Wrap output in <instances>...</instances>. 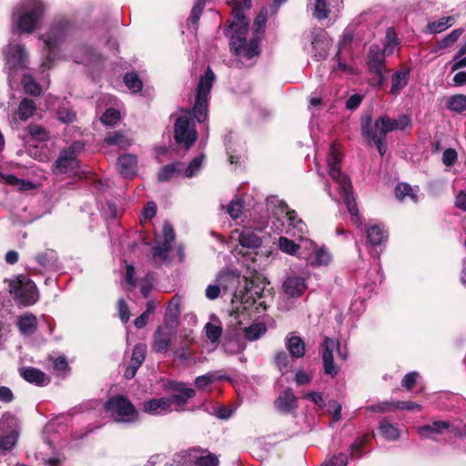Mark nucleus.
Masks as SVG:
<instances>
[{"label":"nucleus","instance_id":"1","mask_svg":"<svg viewBox=\"0 0 466 466\" xmlns=\"http://www.w3.org/2000/svg\"><path fill=\"white\" fill-rule=\"evenodd\" d=\"M251 0H244L233 8V17L229 25L230 46L234 54L245 58H252L259 54V45L257 39L247 42L248 21L244 15V9H250Z\"/></svg>","mask_w":466,"mask_h":466},{"label":"nucleus","instance_id":"2","mask_svg":"<svg viewBox=\"0 0 466 466\" xmlns=\"http://www.w3.org/2000/svg\"><path fill=\"white\" fill-rule=\"evenodd\" d=\"M410 117L408 115H401L398 118H390L387 115L380 116L374 123L370 116L361 119V132L363 137L375 143L380 156L386 152L385 137L388 133L394 130H404L410 127Z\"/></svg>","mask_w":466,"mask_h":466},{"label":"nucleus","instance_id":"3","mask_svg":"<svg viewBox=\"0 0 466 466\" xmlns=\"http://www.w3.org/2000/svg\"><path fill=\"white\" fill-rule=\"evenodd\" d=\"M340 165V151L335 145H331L327 157L328 174L337 185L338 190L343 198L344 203L351 216V220L357 227H360L362 220L352 196L351 183L347 175L341 172Z\"/></svg>","mask_w":466,"mask_h":466},{"label":"nucleus","instance_id":"4","mask_svg":"<svg viewBox=\"0 0 466 466\" xmlns=\"http://www.w3.org/2000/svg\"><path fill=\"white\" fill-rule=\"evenodd\" d=\"M45 5L40 0H23L13 13V25L20 34H32L40 24Z\"/></svg>","mask_w":466,"mask_h":466},{"label":"nucleus","instance_id":"5","mask_svg":"<svg viewBox=\"0 0 466 466\" xmlns=\"http://www.w3.org/2000/svg\"><path fill=\"white\" fill-rule=\"evenodd\" d=\"M215 80V75L208 68L205 76H201L198 88L196 100L193 107L194 117L200 123L208 117V96Z\"/></svg>","mask_w":466,"mask_h":466},{"label":"nucleus","instance_id":"6","mask_svg":"<svg viewBox=\"0 0 466 466\" xmlns=\"http://www.w3.org/2000/svg\"><path fill=\"white\" fill-rule=\"evenodd\" d=\"M105 409L117 422H133L138 419L135 406L127 398L121 395L110 398L106 402Z\"/></svg>","mask_w":466,"mask_h":466},{"label":"nucleus","instance_id":"7","mask_svg":"<svg viewBox=\"0 0 466 466\" xmlns=\"http://www.w3.org/2000/svg\"><path fill=\"white\" fill-rule=\"evenodd\" d=\"M9 291L23 306L35 304L38 299L36 286L26 277L20 276L9 282Z\"/></svg>","mask_w":466,"mask_h":466},{"label":"nucleus","instance_id":"8","mask_svg":"<svg viewBox=\"0 0 466 466\" xmlns=\"http://www.w3.org/2000/svg\"><path fill=\"white\" fill-rule=\"evenodd\" d=\"M174 134L176 142L183 145L187 149L194 145L198 137V132L191 112L187 111L185 115L177 118Z\"/></svg>","mask_w":466,"mask_h":466},{"label":"nucleus","instance_id":"9","mask_svg":"<svg viewBox=\"0 0 466 466\" xmlns=\"http://www.w3.org/2000/svg\"><path fill=\"white\" fill-rule=\"evenodd\" d=\"M18 420L17 419L5 413L0 420V448L5 451H10L15 445L18 439Z\"/></svg>","mask_w":466,"mask_h":466},{"label":"nucleus","instance_id":"10","mask_svg":"<svg viewBox=\"0 0 466 466\" xmlns=\"http://www.w3.org/2000/svg\"><path fill=\"white\" fill-rule=\"evenodd\" d=\"M337 350L339 356L342 360L347 359V352L342 351L338 340L326 337L322 344L321 355L326 374L334 377L338 373V370L334 365L333 352Z\"/></svg>","mask_w":466,"mask_h":466},{"label":"nucleus","instance_id":"11","mask_svg":"<svg viewBox=\"0 0 466 466\" xmlns=\"http://www.w3.org/2000/svg\"><path fill=\"white\" fill-rule=\"evenodd\" d=\"M184 466H218V457L210 452L197 449L188 450L179 454Z\"/></svg>","mask_w":466,"mask_h":466},{"label":"nucleus","instance_id":"12","mask_svg":"<svg viewBox=\"0 0 466 466\" xmlns=\"http://www.w3.org/2000/svg\"><path fill=\"white\" fill-rule=\"evenodd\" d=\"M84 147L80 141L74 142L69 147L61 151L56 164L55 168L58 173H67L76 165V155Z\"/></svg>","mask_w":466,"mask_h":466},{"label":"nucleus","instance_id":"13","mask_svg":"<svg viewBox=\"0 0 466 466\" xmlns=\"http://www.w3.org/2000/svg\"><path fill=\"white\" fill-rule=\"evenodd\" d=\"M68 29V24L66 22H59L51 26L50 30L43 35L46 47L48 49L46 58L53 60V51L58 45L65 39Z\"/></svg>","mask_w":466,"mask_h":466},{"label":"nucleus","instance_id":"14","mask_svg":"<svg viewBox=\"0 0 466 466\" xmlns=\"http://www.w3.org/2000/svg\"><path fill=\"white\" fill-rule=\"evenodd\" d=\"M416 431L422 439L439 441L441 437L451 433L453 427L446 420H434L431 424L417 427Z\"/></svg>","mask_w":466,"mask_h":466},{"label":"nucleus","instance_id":"15","mask_svg":"<svg viewBox=\"0 0 466 466\" xmlns=\"http://www.w3.org/2000/svg\"><path fill=\"white\" fill-rule=\"evenodd\" d=\"M5 63L10 71L24 68L27 62V54L23 46L9 44L5 49Z\"/></svg>","mask_w":466,"mask_h":466},{"label":"nucleus","instance_id":"16","mask_svg":"<svg viewBox=\"0 0 466 466\" xmlns=\"http://www.w3.org/2000/svg\"><path fill=\"white\" fill-rule=\"evenodd\" d=\"M386 56H388L384 54L378 45L370 46L368 56V66L370 71L378 76L379 85L384 81L383 69Z\"/></svg>","mask_w":466,"mask_h":466},{"label":"nucleus","instance_id":"17","mask_svg":"<svg viewBox=\"0 0 466 466\" xmlns=\"http://www.w3.org/2000/svg\"><path fill=\"white\" fill-rule=\"evenodd\" d=\"M174 330L172 325L169 327L168 323H165V326H159L154 333V339L152 343V349L157 353H165L167 351Z\"/></svg>","mask_w":466,"mask_h":466},{"label":"nucleus","instance_id":"18","mask_svg":"<svg viewBox=\"0 0 466 466\" xmlns=\"http://www.w3.org/2000/svg\"><path fill=\"white\" fill-rule=\"evenodd\" d=\"M144 412L162 416L173 410L172 400L168 397L153 398L143 402Z\"/></svg>","mask_w":466,"mask_h":466},{"label":"nucleus","instance_id":"19","mask_svg":"<svg viewBox=\"0 0 466 466\" xmlns=\"http://www.w3.org/2000/svg\"><path fill=\"white\" fill-rule=\"evenodd\" d=\"M174 393L168 397L172 400L173 410H183L188 400L195 396V390L187 388L183 383H177L173 387Z\"/></svg>","mask_w":466,"mask_h":466},{"label":"nucleus","instance_id":"20","mask_svg":"<svg viewBox=\"0 0 466 466\" xmlns=\"http://www.w3.org/2000/svg\"><path fill=\"white\" fill-rule=\"evenodd\" d=\"M239 244L248 248H257L260 247L262 239L258 235V229L249 227H243L241 229L234 231V237Z\"/></svg>","mask_w":466,"mask_h":466},{"label":"nucleus","instance_id":"21","mask_svg":"<svg viewBox=\"0 0 466 466\" xmlns=\"http://www.w3.org/2000/svg\"><path fill=\"white\" fill-rule=\"evenodd\" d=\"M282 289L289 297H299L307 289L306 279L297 275H289L282 284Z\"/></svg>","mask_w":466,"mask_h":466},{"label":"nucleus","instance_id":"22","mask_svg":"<svg viewBox=\"0 0 466 466\" xmlns=\"http://www.w3.org/2000/svg\"><path fill=\"white\" fill-rule=\"evenodd\" d=\"M275 408L282 413H290L298 407V399L292 390L287 389L281 392L274 402Z\"/></svg>","mask_w":466,"mask_h":466},{"label":"nucleus","instance_id":"23","mask_svg":"<svg viewBox=\"0 0 466 466\" xmlns=\"http://www.w3.org/2000/svg\"><path fill=\"white\" fill-rule=\"evenodd\" d=\"M117 168L119 173L125 177L131 179L137 173V159L135 155L124 154L118 157Z\"/></svg>","mask_w":466,"mask_h":466},{"label":"nucleus","instance_id":"24","mask_svg":"<svg viewBox=\"0 0 466 466\" xmlns=\"http://www.w3.org/2000/svg\"><path fill=\"white\" fill-rule=\"evenodd\" d=\"M289 222L287 233L294 237L302 238L308 233V227L306 223L299 218L295 210H289L284 215Z\"/></svg>","mask_w":466,"mask_h":466},{"label":"nucleus","instance_id":"25","mask_svg":"<svg viewBox=\"0 0 466 466\" xmlns=\"http://www.w3.org/2000/svg\"><path fill=\"white\" fill-rule=\"evenodd\" d=\"M311 38L313 49L316 50L315 56L319 59L325 58L329 47V41L326 33L321 29L315 30L311 33Z\"/></svg>","mask_w":466,"mask_h":466},{"label":"nucleus","instance_id":"26","mask_svg":"<svg viewBox=\"0 0 466 466\" xmlns=\"http://www.w3.org/2000/svg\"><path fill=\"white\" fill-rule=\"evenodd\" d=\"M285 345L292 358L299 359L305 355V343L300 337L296 336L294 333L287 335Z\"/></svg>","mask_w":466,"mask_h":466},{"label":"nucleus","instance_id":"27","mask_svg":"<svg viewBox=\"0 0 466 466\" xmlns=\"http://www.w3.org/2000/svg\"><path fill=\"white\" fill-rule=\"evenodd\" d=\"M366 233L369 243L373 247L382 245L388 238L387 231L380 225L368 227Z\"/></svg>","mask_w":466,"mask_h":466},{"label":"nucleus","instance_id":"28","mask_svg":"<svg viewBox=\"0 0 466 466\" xmlns=\"http://www.w3.org/2000/svg\"><path fill=\"white\" fill-rule=\"evenodd\" d=\"M21 375L26 381L37 386H45L49 383V378L43 371L35 368L24 369Z\"/></svg>","mask_w":466,"mask_h":466},{"label":"nucleus","instance_id":"29","mask_svg":"<svg viewBox=\"0 0 466 466\" xmlns=\"http://www.w3.org/2000/svg\"><path fill=\"white\" fill-rule=\"evenodd\" d=\"M308 7L313 16L319 20L327 18L330 13L329 0H309Z\"/></svg>","mask_w":466,"mask_h":466},{"label":"nucleus","instance_id":"30","mask_svg":"<svg viewBox=\"0 0 466 466\" xmlns=\"http://www.w3.org/2000/svg\"><path fill=\"white\" fill-rule=\"evenodd\" d=\"M409 70L397 71L391 78L390 93L398 96L402 89L408 85L409 82Z\"/></svg>","mask_w":466,"mask_h":466},{"label":"nucleus","instance_id":"31","mask_svg":"<svg viewBox=\"0 0 466 466\" xmlns=\"http://www.w3.org/2000/svg\"><path fill=\"white\" fill-rule=\"evenodd\" d=\"M181 298L174 296L169 301L165 316V323L176 324L180 315Z\"/></svg>","mask_w":466,"mask_h":466},{"label":"nucleus","instance_id":"32","mask_svg":"<svg viewBox=\"0 0 466 466\" xmlns=\"http://www.w3.org/2000/svg\"><path fill=\"white\" fill-rule=\"evenodd\" d=\"M267 332V326L263 322H255L243 328V335L248 341L260 339Z\"/></svg>","mask_w":466,"mask_h":466},{"label":"nucleus","instance_id":"33","mask_svg":"<svg viewBox=\"0 0 466 466\" xmlns=\"http://www.w3.org/2000/svg\"><path fill=\"white\" fill-rule=\"evenodd\" d=\"M454 22L455 18L452 15L441 17L438 21L428 23L425 32L429 34H440L451 27Z\"/></svg>","mask_w":466,"mask_h":466},{"label":"nucleus","instance_id":"34","mask_svg":"<svg viewBox=\"0 0 466 466\" xmlns=\"http://www.w3.org/2000/svg\"><path fill=\"white\" fill-rule=\"evenodd\" d=\"M36 111L35 103L29 98H23L17 107V116L22 121L31 118Z\"/></svg>","mask_w":466,"mask_h":466},{"label":"nucleus","instance_id":"35","mask_svg":"<svg viewBox=\"0 0 466 466\" xmlns=\"http://www.w3.org/2000/svg\"><path fill=\"white\" fill-rule=\"evenodd\" d=\"M418 191V187L413 188L407 183H400L395 188V195L400 200L409 198L410 200L417 203L419 201Z\"/></svg>","mask_w":466,"mask_h":466},{"label":"nucleus","instance_id":"36","mask_svg":"<svg viewBox=\"0 0 466 466\" xmlns=\"http://www.w3.org/2000/svg\"><path fill=\"white\" fill-rule=\"evenodd\" d=\"M18 328L22 334L31 335L37 328V319L33 314H25L19 319Z\"/></svg>","mask_w":466,"mask_h":466},{"label":"nucleus","instance_id":"37","mask_svg":"<svg viewBox=\"0 0 466 466\" xmlns=\"http://www.w3.org/2000/svg\"><path fill=\"white\" fill-rule=\"evenodd\" d=\"M332 258L331 254L324 246L318 247L313 252L310 263L316 266H327L330 263Z\"/></svg>","mask_w":466,"mask_h":466},{"label":"nucleus","instance_id":"38","mask_svg":"<svg viewBox=\"0 0 466 466\" xmlns=\"http://www.w3.org/2000/svg\"><path fill=\"white\" fill-rule=\"evenodd\" d=\"M105 142L109 146H116L122 149L128 147L132 143L123 132L109 133L105 137Z\"/></svg>","mask_w":466,"mask_h":466},{"label":"nucleus","instance_id":"39","mask_svg":"<svg viewBox=\"0 0 466 466\" xmlns=\"http://www.w3.org/2000/svg\"><path fill=\"white\" fill-rule=\"evenodd\" d=\"M232 278L229 274L225 272H220L217 278L218 284L216 285H208L206 289V297L208 299H216L218 298L220 294V287L224 289L227 288V285L224 284V279Z\"/></svg>","mask_w":466,"mask_h":466},{"label":"nucleus","instance_id":"40","mask_svg":"<svg viewBox=\"0 0 466 466\" xmlns=\"http://www.w3.org/2000/svg\"><path fill=\"white\" fill-rule=\"evenodd\" d=\"M268 211L273 216H284L289 209L288 206L277 197H270L267 198Z\"/></svg>","mask_w":466,"mask_h":466},{"label":"nucleus","instance_id":"41","mask_svg":"<svg viewBox=\"0 0 466 466\" xmlns=\"http://www.w3.org/2000/svg\"><path fill=\"white\" fill-rule=\"evenodd\" d=\"M447 108L457 114L466 111V96L462 94L454 95L448 98Z\"/></svg>","mask_w":466,"mask_h":466},{"label":"nucleus","instance_id":"42","mask_svg":"<svg viewBox=\"0 0 466 466\" xmlns=\"http://www.w3.org/2000/svg\"><path fill=\"white\" fill-rule=\"evenodd\" d=\"M1 179L8 185L16 187L20 190H28L34 187L33 183L30 181L18 178L15 175L12 174H0Z\"/></svg>","mask_w":466,"mask_h":466},{"label":"nucleus","instance_id":"43","mask_svg":"<svg viewBox=\"0 0 466 466\" xmlns=\"http://www.w3.org/2000/svg\"><path fill=\"white\" fill-rule=\"evenodd\" d=\"M399 44L400 41L394 29L392 27H389L386 32L385 43L381 50L389 56L394 53Z\"/></svg>","mask_w":466,"mask_h":466},{"label":"nucleus","instance_id":"44","mask_svg":"<svg viewBox=\"0 0 466 466\" xmlns=\"http://www.w3.org/2000/svg\"><path fill=\"white\" fill-rule=\"evenodd\" d=\"M380 431L388 441H396L400 437L399 429L394 424L390 423L386 419L380 422Z\"/></svg>","mask_w":466,"mask_h":466},{"label":"nucleus","instance_id":"45","mask_svg":"<svg viewBox=\"0 0 466 466\" xmlns=\"http://www.w3.org/2000/svg\"><path fill=\"white\" fill-rule=\"evenodd\" d=\"M57 259L56 253L52 249H47L39 253L35 257V260L46 268H52L56 266Z\"/></svg>","mask_w":466,"mask_h":466},{"label":"nucleus","instance_id":"46","mask_svg":"<svg viewBox=\"0 0 466 466\" xmlns=\"http://www.w3.org/2000/svg\"><path fill=\"white\" fill-rule=\"evenodd\" d=\"M462 33L463 30L461 28L452 30L449 35L438 42L435 48L436 51L445 49L452 46L459 39Z\"/></svg>","mask_w":466,"mask_h":466},{"label":"nucleus","instance_id":"47","mask_svg":"<svg viewBox=\"0 0 466 466\" xmlns=\"http://www.w3.org/2000/svg\"><path fill=\"white\" fill-rule=\"evenodd\" d=\"M279 248L290 256H297L299 249L300 248V246L299 244H296L293 240L286 238V237H280L279 238Z\"/></svg>","mask_w":466,"mask_h":466},{"label":"nucleus","instance_id":"48","mask_svg":"<svg viewBox=\"0 0 466 466\" xmlns=\"http://www.w3.org/2000/svg\"><path fill=\"white\" fill-rule=\"evenodd\" d=\"M206 336L213 344H218L221 335L222 327L219 324L208 322L205 326Z\"/></svg>","mask_w":466,"mask_h":466},{"label":"nucleus","instance_id":"49","mask_svg":"<svg viewBox=\"0 0 466 466\" xmlns=\"http://www.w3.org/2000/svg\"><path fill=\"white\" fill-rule=\"evenodd\" d=\"M171 246L160 242L153 248V258L156 263H162L167 259V252L170 250Z\"/></svg>","mask_w":466,"mask_h":466},{"label":"nucleus","instance_id":"50","mask_svg":"<svg viewBox=\"0 0 466 466\" xmlns=\"http://www.w3.org/2000/svg\"><path fill=\"white\" fill-rule=\"evenodd\" d=\"M267 23V10H262L258 16L255 18L252 29L254 31L255 37L252 39H258V35L262 34Z\"/></svg>","mask_w":466,"mask_h":466},{"label":"nucleus","instance_id":"51","mask_svg":"<svg viewBox=\"0 0 466 466\" xmlns=\"http://www.w3.org/2000/svg\"><path fill=\"white\" fill-rule=\"evenodd\" d=\"M22 84L25 93L38 96L41 93V86L34 80L31 76H24Z\"/></svg>","mask_w":466,"mask_h":466},{"label":"nucleus","instance_id":"52","mask_svg":"<svg viewBox=\"0 0 466 466\" xmlns=\"http://www.w3.org/2000/svg\"><path fill=\"white\" fill-rule=\"evenodd\" d=\"M126 86L133 92H138L142 89V81L136 73H127L124 77Z\"/></svg>","mask_w":466,"mask_h":466},{"label":"nucleus","instance_id":"53","mask_svg":"<svg viewBox=\"0 0 466 466\" xmlns=\"http://www.w3.org/2000/svg\"><path fill=\"white\" fill-rule=\"evenodd\" d=\"M147 352V346L145 344H137L133 349L131 363L140 367L143 363Z\"/></svg>","mask_w":466,"mask_h":466},{"label":"nucleus","instance_id":"54","mask_svg":"<svg viewBox=\"0 0 466 466\" xmlns=\"http://www.w3.org/2000/svg\"><path fill=\"white\" fill-rule=\"evenodd\" d=\"M27 130L32 138L37 141L42 142L48 139V132L41 126L30 125Z\"/></svg>","mask_w":466,"mask_h":466},{"label":"nucleus","instance_id":"55","mask_svg":"<svg viewBox=\"0 0 466 466\" xmlns=\"http://www.w3.org/2000/svg\"><path fill=\"white\" fill-rule=\"evenodd\" d=\"M178 164L172 163L162 167L157 173V178L159 181H167L169 180L177 172Z\"/></svg>","mask_w":466,"mask_h":466},{"label":"nucleus","instance_id":"56","mask_svg":"<svg viewBox=\"0 0 466 466\" xmlns=\"http://www.w3.org/2000/svg\"><path fill=\"white\" fill-rule=\"evenodd\" d=\"M367 410L373 412L383 413L388 411H392L396 409V402L392 401H383L377 404L370 405L367 407Z\"/></svg>","mask_w":466,"mask_h":466},{"label":"nucleus","instance_id":"57","mask_svg":"<svg viewBox=\"0 0 466 466\" xmlns=\"http://www.w3.org/2000/svg\"><path fill=\"white\" fill-rule=\"evenodd\" d=\"M120 118V113L115 108H108L101 117V121L106 126H114Z\"/></svg>","mask_w":466,"mask_h":466},{"label":"nucleus","instance_id":"58","mask_svg":"<svg viewBox=\"0 0 466 466\" xmlns=\"http://www.w3.org/2000/svg\"><path fill=\"white\" fill-rule=\"evenodd\" d=\"M57 118L60 122L67 124L72 123L76 119L75 112L67 106H62L57 110Z\"/></svg>","mask_w":466,"mask_h":466},{"label":"nucleus","instance_id":"59","mask_svg":"<svg viewBox=\"0 0 466 466\" xmlns=\"http://www.w3.org/2000/svg\"><path fill=\"white\" fill-rule=\"evenodd\" d=\"M157 214V205L153 201H149L143 208L140 214L141 223L151 220Z\"/></svg>","mask_w":466,"mask_h":466},{"label":"nucleus","instance_id":"60","mask_svg":"<svg viewBox=\"0 0 466 466\" xmlns=\"http://www.w3.org/2000/svg\"><path fill=\"white\" fill-rule=\"evenodd\" d=\"M243 209V203L241 200L236 198L230 201L227 207V213L234 219L238 218Z\"/></svg>","mask_w":466,"mask_h":466},{"label":"nucleus","instance_id":"61","mask_svg":"<svg viewBox=\"0 0 466 466\" xmlns=\"http://www.w3.org/2000/svg\"><path fill=\"white\" fill-rule=\"evenodd\" d=\"M204 156H198L195 157L188 165V167L185 170V176L187 177H194L197 175V173L199 171L202 162H203Z\"/></svg>","mask_w":466,"mask_h":466},{"label":"nucleus","instance_id":"62","mask_svg":"<svg viewBox=\"0 0 466 466\" xmlns=\"http://www.w3.org/2000/svg\"><path fill=\"white\" fill-rule=\"evenodd\" d=\"M215 380V374L214 373H207L202 376H198L196 378L195 385L199 390H205L207 387L211 385Z\"/></svg>","mask_w":466,"mask_h":466},{"label":"nucleus","instance_id":"63","mask_svg":"<svg viewBox=\"0 0 466 466\" xmlns=\"http://www.w3.org/2000/svg\"><path fill=\"white\" fill-rule=\"evenodd\" d=\"M275 363L281 372H286L289 365V357L284 351H279L275 356Z\"/></svg>","mask_w":466,"mask_h":466},{"label":"nucleus","instance_id":"64","mask_svg":"<svg viewBox=\"0 0 466 466\" xmlns=\"http://www.w3.org/2000/svg\"><path fill=\"white\" fill-rule=\"evenodd\" d=\"M347 463V455L344 453H339V455L334 456L329 461L323 463L321 466H346Z\"/></svg>","mask_w":466,"mask_h":466}]
</instances>
